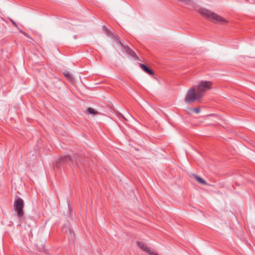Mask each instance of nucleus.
I'll list each match as a JSON object with an SVG mask.
<instances>
[{
	"instance_id": "7",
	"label": "nucleus",
	"mask_w": 255,
	"mask_h": 255,
	"mask_svg": "<svg viewBox=\"0 0 255 255\" xmlns=\"http://www.w3.org/2000/svg\"><path fill=\"white\" fill-rule=\"evenodd\" d=\"M136 244L138 247L141 249L143 251L147 253L150 255H154L156 253L150 250V249L144 243L140 242L139 241H137Z\"/></svg>"
},
{
	"instance_id": "12",
	"label": "nucleus",
	"mask_w": 255,
	"mask_h": 255,
	"mask_svg": "<svg viewBox=\"0 0 255 255\" xmlns=\"http://www.w3.org/2000/svg\"><path fill=\"white\" fill-rule=\"evenodd\" d=\"M193 111L196 114H198L200 112V109L199 107L195 108L193 109Z\"/></svg>"
},
{
	"instance_id": "13",
	"label": "nucleus",
	"mask_w": 255,
	"mask_h": 255,
	"mask_svg": "<svg viewBox=\"0 0 255 255\" xmlns=\"http://www.w3.org/2000/svg\"><path fill=\"white\" fill-rule=\"evenodd\" d=\"M21 32H22V34H23V35H24L26 37H28V38H29L31 39V37L30 36V35H29L28 33H26V32H22V31H21Z\"/></svg>"
},
{
	"instance_id": "6",
	"label": "nucleus",
	"mask_w": 255,
	"mask_h": 255,
	"mask_svg": "<svg viewBox=\"0 0 255 255\" xmlns=\"http://www.w3.org/2000/svg\"><path fill=\"white\" fill-rule=\"evenodd\" d=\"M201 98H198V93L196 92L195 88H190L186 94L185 102L187 104L194 102L196 100H199Z\"/></svg>"
},
{
	"instance_id": "1",
	"label": "nucleus",
	"mask_w": 255,
	"mask_h": 255,
	"mask_svg": "<svg viewBox=\"0 0 255 255\" xmlns=\"http://www.w3.org/2000/svg\"><path fill=\"white\" fill-rule=\"evenodd\" d=\"M198 12L203 17L214 23L224 24L228 22V21L223 17L207 9L200 8L198 10Z\"/></svg>"
},
{
	"instance_id": "4",
	"label": "nucleus",
	"mask_w": 255,
	"mask_h": 255,
	"mask_svg": "<svg viewBox=\"0 0 255 255\" xmlns=\"http://www.w3.org/2000/svg\"><path fill=\"white\" fill-rule=\"evenodd\" d=\"M212 82L211 81H202L200 82L197 87L195 89L198 93V98H202L203 97L204 93L211 89Z\"/></svg>"
},
{
	"instance_id": "14",
	"label": "nucleus",
	"mask_w": 255,
	"mask_h": 255,
	"mask_svg": "<svg viewBox=\"0 0 255 255\" xmlns=\"http://www.w3.org/2000/svg\"><path fill=\"white\" fill-rule=\"evenodd\" d=\"M68 231H69L70 234L71 235L72 232V230L70 229H68Z\"/></svg>"
},
{
	"instance_id": "5",
	"label": "nucleus",
	"mask_w": 255,
	"mask_h": 255,
	"mask_svg": "<svg viewBox=\"0 0 255 255\" xmlns=\"http://www.w3.org/2000/svg\"><path fill=\"white\" fill-rule=\"evenodd\" d=\"M24 207L23 200L18 196H16L14 202V208L17 212V215L19 219L23 217L24 212L23 208Z\"/></svg>"
},
{
	"instance_id": "15",
	"label": "nucleus",
	"mask_w": 255,
	"mask_h": 255,
	"mask_svg": "<svg viewBox=\"0 0 255 255\" xmlns=\"http://www.w3.org/2000/svg\"><path fill=\"white\" fill-rule=\"evenodd\" d=\"M11 22L14 25L16 26V24L13 20H11Z\"/></svg>"
},
{
	"instance_id": "8",
	"label": "nucleus",
	"mask_w": 255,
	"mask_h": 255,
	"mask_svg": "<svg viewBox=\"0 0 255 255\" xmlns=\"http://www.w3.org/2000/svg\"><path fill=\"white\" fill-rule=\"evenodd\" d=\"M139 66L140 68L146 73L150 75H153L154 74L153 71L147 67L145 65L143 64H139Z\"/></svg>"
},
{
	"instance_id": "3",
	"label": "nucleus",
	"mask_w": 255,
	"mask_h": 255,
	"mask_svg": "<svg viewBox=\"0 0 255 255\" xmlns=\"http://www.w3.org/2000/svg\"><path fill=\"white\" fill-rule=\"evenodd\" d=\"M107 34L108 36L113 38L117 42V44L120 45L128 54L135 59L138 58L136 53L134 51L130 49L128 45H125L123 44L120 37L118 35L108 30H107Z\"/></svg>"
},
{
	"instance_id": "17",
	"label": "nucleus",
	"mask_w": 255,
	"mask_h": 255,
	"mask_svg": "<svg viewBox=\"0 0 255 255\" xmlns=\"http://www.w3.org/2000/svg\"><path fill=\"white\" fill-rule=\"evenodd\" d=\"M246 1H249V0H246Z\"/></svg>"
},
{
	"instance_id": "2",
	"label": "nucleus",
	"mask_w": 255,
	"mask_h": 255,
	"mask_svg": "<svg viewBox=\"0 0 255 255\" xmlns=\"http://www.w3.org/2000/svg\"><path fill=\"white\" fill-rule=\"evenodd\" d=\"M64 164H69L70 166H76L80 169H82V168H84L85 167V163L81 159H78L75 157L72 158L68 155L60 157L55 166L57 168H59L61 165Z\"/></svg>"
},
{
	"instance_id": "16",
	"label": "nucleus",
	"mask_w": 255,
	"mask_h": 255,
	"mask_svg": "<svg viewBox=\"0 0 255 255\" xmlns=\"http://www.w3.org/2000/svg\"><path fill=\"white\" fill-rule=\"evenodd\" d=\"M63 231H65V232H67V229H65V228H63Z\"/></svg>"
},
{
	"instance_id": "11",
	"label": "nucleus",
	"mask_w": 255,
	"mask_h": 255,
	"mask_svg": "<svg viewBox=\"0 0 255 255\" xmlns=\"http://www.w3.org/2000/svg\"><path fill=\"white\" fill-rule=\"evenodd\" d=\"M86 112L89 114L97 115L99 114V113L97 111L95 110L94 109L91 108H88L86 110Z\"/></svg>"
},
{
	"instance_id": "10",
	"label": "nucleus",
	"mask_w": 255,
	"mask_h": 255,
	"mask_svg": "<svg viewBox=\"0 0 255 255\" xmlns=\"http://www.w3.org/2000/svg\"><path fill=\"white\" fill-rule=\"evenodd\" d=\"M63 75L67 78V79L69 81H72L73 80V78L72 75L68 71H64L63 72Z\"/></svg>"
},
{
	"instance_id": "9",
	"label": "nucleus",
	"mask_w": 255,
	"mask_h": 255,
	"mask_svg": "<svg viewBox=\"0 0 255 255\" xmlns=\"http://www.w3.org/2000/svg\"><path fill=\"white\" fill-rule=\"evenodd\" d=\"M195 179L198 182H199L200 183L202 184H203V185H207V183H206V182L203 179H202V178H201L200 176L197 175H195V174H194L193 175Z\"/></svg>"
}]
</instances>
